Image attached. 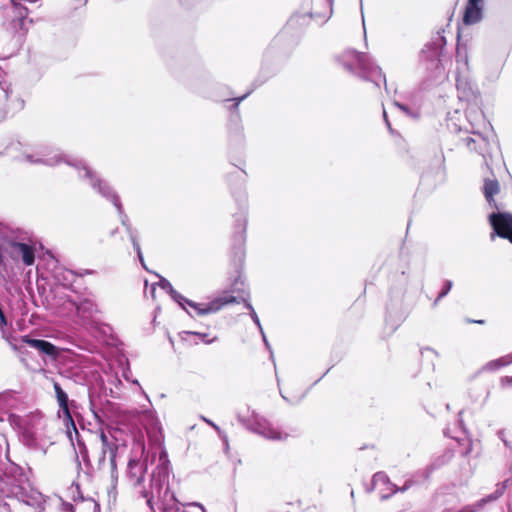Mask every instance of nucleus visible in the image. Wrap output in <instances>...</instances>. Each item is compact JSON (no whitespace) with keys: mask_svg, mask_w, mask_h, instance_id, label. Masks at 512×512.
Here are the masks:
<instances>
[{"mask_svg":"<svg viewBox=\"0 0 512 512\" xmlns=\"http://www.w3.org/2000/svg\"><path fill=\"white\" fill-rule=\"evenodd\" d=\"M21 341L23 343L29 345L30 347L35 348L39 352L51 357L54 360H56L59 357V355L62 351V349L58 348L57 346L53 345L52 343H50L48 341L40 340V339H33L27 335L23 336L21 338Z\"/></svg>","mask_w":512,"mask_h":512,"instance_id":"obj_9","label":"nucleus"},{"mask_svg":"<svg viewBox=\"0 0 512 512\" xmlns=\"http://www.w3.org/2000/svg\"><path fill=\"white\" fill-rule=\"evenodd\" d=\"M159 498L162 512H186L178 507L175 496L168 487H165L162 494L160 493Z\"/></svg>","mask_w":512,"mask_h":512,"instance_id":"obj_13","label":"nucleus"},{"mask_svg":"<svg viewBox=\"0 0 512 512\" xmlns=\"http://www.w3.org/2000/svg\"><path fill=\"white\" fill-rule=\"evenodd\" d=\"M509 512H512V510H511V509H509Z\"/></svg>","mask_w":512,"mask_h":512,"instance_id":"obj_51","label":"nucleus"},{"mask_svg":"<svg viewBox=\"0 0 512 512\" xmlns=\"http://www.w3.org/2000/svg\"><path fill=\"white\" fill-rule=\"evenodd\" d=\"M372 482L374 485H386L389 486L391 484L390 478L385 472L379 471L376 472L372 477Z\"/></svg>","mask_w":512,"mask_h":512,"instance_id":"obj_22","label":"nucleus"},{"mask_svg":"<svg viewBox=\"0 0 512 512\" xmlns=\"http://www.w3.org/2000/svg\"><path fill=\"white\" fill-rule=\"evenodd\" d=\"M257 325H258V331L260 332L262 338H263V342L265 343L267 349L270 351V357L273 358V352L271 350V346L266 338V335L262 329V326H261V323H260V320L258 319V322H257Z\"/></svg>","mask_w":512,"mask_h":512,"instance_id":"obj_26","label":"nucleus"},{"mask_svg":"<svg viewBox=\"0 0 512 512\" xmlns=\"http://www.w3.org/2000/svg\"><path fill=\"white\" fill-rule=\"evenodd\" d=\"M13 247L15 251L20 254L25 265L30 266L34 263L35 254L33 247L26 243H15Z\"/></svg>","mask_w":512,"mask_h":512,"instance_id":"obj_14","label":"nucleus"},{"mask_svg":"<svg viewBox=\"0 0 512 512\" xmlns=\"http://www.w3.org/2000/svg\"><path fill=\"white\" fill-rule=\"evenodd\" d=\"M230 301L231 300H229V302ZM180 302L181 303L179 304L182 306V308H185V305H183V302H185L195 311L197 315H206L217 312L224 304L228 303V300L224 302L222 300H215L207 304H197L183 297V299H180Z\"/></svg>","mask_w":512,"mask_h":512,"instance_id":"obj_11","label":"nucleus"},{"mask_svg":"<svg viewBox=\"0 0 512 512\" xmlns=\"http://www.w3.org/2000/svg\"><path fill=\"white\" fill-rule=\"evenodd\" d=\"M424 351L432 352V353H434L435 355H438V353H437L434 349H432V348H430V347H426L424 350H422V353H423Z\"/></svg>","mask_w":512,"mask_h":512,"instance_id":"obj_35","label":"nucleus"},{"mask_svg":"<svg viewBox=\"0 0 512 512\" xmlns=\"http://www.w3.org/2000/svg\"><path fill=\"white\" fill-rule=\"evenodd\" d=\"M155 290H156L155 285H152V286L150 287L149 291H146V293H149V294H150V296H151L153 299H155Z\"/></svg>","mask_w":512,"mask_h":512,"instance_id":"obj_32","label":"nucleus"},{"mask_svg":"<svg viewBox=\"0 0 512 512\" xmlns=\"http://www.w3.org/2000/svg\"><path fill=\"white\" fill-rule=\"evenodd\" d=\"M11 493L28 505H40L44 500L43 495L32 488L26 478L20 484L13 485Z\"/></svg>","mask_w":512,"mask_h":512,"instance_id":"obj_7","label":"nucleus"},{"mask_svg":"<svg viewBox=\"0 0 512 512\" xmlns=\"http://www.w3.org/2000/svg\"><path fill=\"white\" fill-rule=\"evenodd\" d=\"M466 322H468V323H476V324H480V325L485 323L484 320H472V319H469V318L466 319Z\"/></svg>","mask_w":512,"mask_h":512,"instance_id":"obj_33","label":"nucleus"},{"mask_svg":"<svg viewBox=\"0 0 512 512\" xmlns=\"http://www.w3.org/2000/svg\"><path fill=\"white\" fill-rule=\"evenodd\" d=\"M54 390L57 398V402L59 406H64L66 403H68V395L63 391L59 383L54 382Z\"/></svg>","mask_w":512,"mask_h":512,"instance_id":"obj_21","label":"nucleus"},{"mask_svg":"<svg viewBox=\"0 0 512 512\" xmlns=\"http://www.w3.org/2000/svg\"><path fill=\"white\" fill-rule=\"evenodd\" d=\"M59 407H60L59 416H61V413L63 414V421H64V424L67 429L68 437L70 438L71 441H73L72 431L75 433V435H78V431H77L75 422L71 416V413H70V410L68 407V403H66L64 406H59Z\"/></svg>","mask_w":512,"mask_h":512,"instance_id":"obj_16","label":"nucleus"},{"mask_svg":"<svg viewBox=\"0 0 512 512\" xmlns=\"http://www.w3.org/2000/svg\"><path fill=\"white\" fill-rule=\"evenodd\" d=\"M202 419H203V421H205L209 425H211V423H213L211 420H209V419H207L205 417H203Z\"/></svg>","mask_w":512,"mask_h":512,"instance_id":"obj_42","label":"nucleus"},{"mask_svg":"<svg viewBox=\"0 0 512 512\" xmlns=\"http://www.w3.org/2000/svg\"><path fill=\"white\" fill-rule=\"evenodd\" d=\"M160 460H164L165 462H167V455H166V452L165 451H162L161 454H160Z\"/></svg>","mask_w":512,"mask_h":512,"instance_id":"obj_34","label":"nucleus"},{"mask_svg":"<svg viewBox=\"0 0 512 512\" xmlns=\"http://www.w3.org/2000/svg\"><path fill=\"white\" fill-rule=\"evenodd\" d=\"M0 154L11 157L14 160L29 164H44L56 166L62 162L72 166L79 178L86 179L100 195L113 202L120 211L121 205L118 196L107 182L100 179L83 161L72 159L61 153L43 146H32L20 141L11 140L6 145L0 144Z\"/></svg>","mask_w":512,"mask_h":512,"instance_id":"obj_1","label":"nucleus"},{"mask_svg":"<svg viewBox=\"0 0 512 512\" xmlns=\"http://www.w3.org/2000/svg\"><path fill=\"white\" fill-rule=\"evenodd\" d=\"M446 38L441 32H437L425 45V48L422 50L423 54H426V57L431 60H439L445 46H446Z\"/></svg>","mask_w":512,"mask_h":512,"instance_id":"obj_10","label":"nucleus"},{"mask_svg":"<svg viewBox=\"0 0 512 512\" xmlns=\"http://www.w3.org/2000/svg\"><path fill=\"white\" fill-rule=\"evenodd\" d=\"M252 319L254 322H256V316L254 315V313H252Z\"/></svg>","mask_w":512,"mask_h":512,"instance_id":"obj_48","label":"nucleus"},{"mask_svg":"<svg viewBox=\"0 0 512 512\" xmlns=\"http://www.w3.org/2000/svg\"><path fill=\"white\" fill-rule=\"evenodd\" d=\"M509 356V359L511 360V364H512V352L508 354Z\"/></svg>","mask_w":512,"mask_h":512,"instance_id":"obj_49","label":"nucleus"},{"mask_svg":"<svg viewBox=\"0 0 512 512\" xmlns=\"http://www.w3.org/2000/svg\"><path fill=\"white\" fill-rule=\"evenodd\" d=\"M10 93V84L0 81V119L3 118L6 113V106Z\"/></svg>","mask_w":512,"mask_h":512,"instance_id":"obj_18","label":"nucleus"},{"mask_svg":"<svg viewBox=\"0 0 512 512\" xmlns=\"http://www.w3.org/2000/svg\"><path fill=\"white\" fill-rule=\"evenodd\" d=\"M327 1H328V3H329L330 5H332L334 0H327Z\"/></svg>","mask_w":512,"mask_h":512,"instance_id":"obj_50","label":"nucleus"},{"mask_svg":"<svg viewBox=\"0 0 512 512\" xmlns=\"http://www.w3.org/2000/svg\"><path fill=\"white\" fill-rule=\"evenodd\" d=\"M389 487L391 488V493H389V494H385V495H382V496H381V499H382V500H387V499H389L393 494H396V493H397V492H399V490H400V488H399L396 484H394V483H392V482H391V484H389Z\"/></svg>","mask_w":512,"mask_h":512,"instance_id":"obj_28","label":"nucleus"},{"mask_svg":"<svg viewBox=\"0 0 512 512\" xmlns=\"http://www.w3.org/2000/svg\"><path fill=\"white\" fill-rule=\"evenodd\" d=\"M128 231H129V236H130V240H131V243L133 245V248L136 251L137 256H138L142 266L144 268H146V265H145V262H144V258H143V254H142L141 247H140V244L138 242V239H137L136 235L130 230V228H128Z\"/></svg>","mask_w":512,"mask_h":512,"instance_id":"obj_20","label":"nucleus"},{"mask_svg":"<svg viewBox=\"0 0 512 512\" xmlns=\"http://www.w3.org/2000/svg\"><path fill=\"white\" fill-rule=\"evenodd\" d=\"M338 60L347 71L365 81L373 82L375 87L379 88V83L374 79V75L377 74L383 80L385 90L388 91L386 76L382 73L381 68L374 64L368 54L355 49H349Z\"/></svg>","mask_w":512,"mask_h":512,"instance_id":"obj_2","label":"nucleus"},{"mask_svg":"<svg viewBox=\"0 0 512 512\" xmlns=\"http://www.w3.org/2000/svg\"><path fill=\"white\" fill-rule=\"evenodd\" d=\"M453 287V282L451 280H445L442 286L441 291L439 292V298H444L448 295Z\"/></svg>","mask_w":512,"mask_h":512,"instance_id":"obj_24","label":"nucleus"},{"mask_svg":"<svg viewBox=\"0 0 512 512\" xmlns=\"http://www.w3.org/2000/svg\"><path fill=\"white\" fill-rule=\"evenodd\" d=\"M257 433H258V435H262L266 439L272 440V441H282L288 437L287 434H282L281 432H279L278 430H276L272 427L263 425L259 420H258Z\"/></svg>","mask_w":512,"mask_h":512,"instance_id":"obj_15","label":"nucleus"},{"mask_svg":"<svg viewBox=\"0 0 512 512\" xmlns=\"http://www.w3.org/2000/svg\"><path fill=\"white\" fill-rule=\"evenodd\" d=\"M383 117H384V120H385V121H387V120H388L387 113H386V111H385V110L383 111Z\"/></svg>","mask_w":512,"mask_h":512,"instance_id":"obj_45","label":"nucleus"},{"mask_svg":"<svg viewBox=\"0 0 512 512\" xmlns=\"http://www.w3.org/2000/svg\"><path fill=\"white\" fill-rule=\"evenodd\" d=\"M0 319H1L2 322H5V316H4V314H3L1 309H0Z\"/></svg>","mask_w":512,"mask_h":512,"instance_id":"obj_40","label":"nucleus"},{"mask_svg":"<svg viewBox=\"0 0 512 512\" xmlns=\"http://www.w3.org/2000/svg\"><path fill=\"white\" fill-rule=\"evenodd\" d=\"M376 486L377 485H374L373 482H372L370 488L367 491L368 492H372L376 488Z\"/></svg>","mask_w":512,"mask_h":512,"instance_id":"obj_39","label":"nucleus"},{"mask_svg":"<svg viewBox=\"0 0 512 512\" xmlns=\"http://www.w3.org/2000/svg\"><path fill=\"white\" fill-rule=\"evenodd\" d=\"M442 298H439V295L437 296V298L435 299L434 303H433V306H437L439 301L441 300Z\"/></svg>","mask_w":512,"mask_h":512,"instance_id":"obj_38","label":"nucleus"},{"mask_svg":"<svg viewBox=\"0 0 512 512\" xmlns=\"http://www.w3.org/2000/svg\"><path fill=\"white\" fill-rule=\"evenodd\" d=\"M483 18V0H468L463 13V23L467 26L480 22Z\"/></svg>","mask_w":512,"mask_h":512,"instance_id":"obj_8","label":"nucleus"},{"mask_svg":"<svg viewBox=\"0 0 512 512\" xmlns=\"http://www.w3.org/2000/svg\"><path fill=\"white\" fill-rule=\"evenodd\" d=\"M466 117L471 126L468 130L472 136L462 137L461 140L465 143L470 151H475L483 154L487 151L489 146V139L482 131L478 129V125L482 123L485 127L486 121L482 110L474 106H469L466 110Z\"/></svg>","mask_w":512,"mask_h":512,"instance_id":"obj_3","label":"nucleus"},{"mask_svg":"<svg viewBox=\"0 0 512 512\" xmlns=\"http://www.w3.org/2000/svg\"><path fill=\"white\" fill-rule=\"evenodd\" d=\"M147 504L150 506L151 510H153V511H154V506H153V504H152V499H151V498H148V499H147Z\"/></svg>","mask_w":512,"mask_h":512,"instance_id":"obj_36","label":"nucleus"},{"mask_svg":"<svg viewBox=\"0 0 512 512\" xmlns=\"http://www.w3.org/2000/svg\"><path fill=\"white\" fill-rule=\"evenodd\" d=\"M385 122H386V125H387L388 129L392 132V127H391V124H390L389 120H387Z\"/></svg>","mask_w":512,"mask_h":512,"instance_id":"obj_43","label":"nucleus"},{"mask_svg":"<svg viewBox=\"0 0 512 512\" xmlns=\"http://www.w3.org/2000/svg\"><path fill=\"white\" fill-rule=\"evenodd\" d=\"M138 466L139 462L136 460H130L128 463L129 473L131 474V476L136 478V483L140 484L143 480V472H140L139 475H137V473L133 471Z\"/></svg>","mask_w":512,"mask_h":512,"instance_id":"obj_23","label":"nucleus"},{"mask_svg":"<svg viewBox=\"0 0 512 512\" xmlns=\"http://www.w3.org/2000/svg\"><path fill=\"white\" fill-rule=\"evenodd\" d=\"M243 98H244V97L238 98V99H237V103H236V105H238V104H239V102H240Z\"/></svg>","mask_w":512,"mask_h":512,"instance_id":"obj_47","label":"nucleus"},{"mask_svg":"<svg viewBox=\"0 0 512 512\" xmlns=\"http://www.w3.org/2000/svg\"><path fill=\"white\" fill-rule=\"evenodd\" d=\"M329 371H330V368H329L327 371H325V373L322 375V377H321L320 379H318V380L316 381V383H317L318 381H320V380H321V379H322L326 374H328V372H329Z\"/></svg>","mask_w":512,"mask_h":512,"instance_id":"obj_44","label":"nucleus"},{"mask_svg":"<svg viewBox=\"0 0 512 512\" xmlns=\"http://www.w3.org/2000/svg\"><path fill=\"white\" fill-rule=\"evenodd\" d=\"M394 105L399 108L401 111H403L406 115L410 116V117H416V113H414L413 111L410 110V108L400 102H397L395 101L394 102Z\"/></svg>","mask_w":512,"mask_h":512,"instance_id":"obj_25","label":"nucleus"},{"mask_svg":"<svg viewBox=\"0 0 512 512\" xmlns=\"http://www.w3.org/2000/svg\"><path fill=\"white\" fill-rule=\"evenodd\" d=\"M211 426L217 431V432H220V428L215 424V423H211Z\"/></svg>","mask_w":512,"mask_h":512,"instance_id":"obj_41","label":"nucleus"},{"mask_svg":"<svg viewBox=\"0 0 512 512\" xmlns=\"http://www.w3.org/2000/svg\"><path fill=\"white\" fill-rule=\"evenodd\" d=\"M511 364V360L509 359L508 354L499 357L497 359L488 361L485 365L481 367V369L476 373V375L480 374L484 371L493 372L496 371L502 367H506Z\"/></svg>","mask_w":512,"mask_h":512,"instance_id":"obj_17","label":"nucleus"},{"mask_svg":"<svg viewBox=\"0 0 512 512\" xmlns=\"http://www.w3.org/2000/svg\"><path fill=\"white\" fill-rule=\"evenodd\" d=\"M158 285L166 290L172 297L175 301H177L178 303H181L180 302V299H183V296H181L180 294H178L172 287L171 283L166 280L165 278H162L160 277V280H159V283Z\"/></svg>","mask_w":512,"mask_h":512,"instance_id":"obj_19","label":"nucleus"},{"mask_svg":"<svg viewBox=\"0 0 512 512\" xmlns=\"http://www.w3.org/2000/svg\"><path fill=\"white\" fill-rule=\"evenodd\" d=\"M484 197L491 207L498 209L494 196L500 191V185L497 179H485L482 187Z\"/></svg>","mask_w":512,"mask_h":512,"instance_id":"obj_12","label":"nucleus"},{"mask_svg":"<svg viewBox=\"0 0 512 512\" xmlns=\"http://www.w3.org/2000/svg\"><path fill=\"white\" fill-rule=\"evenodd\" d=\"M512 386V376H503L500 378V387L506 389Z\"/></svg>","mask_w":512,"mask_h":512,"instance_id":"obj_27","label":"nucleus"},{"mask_svg":"<svg viewBox=\"0 0 512 512\" xmlns=\"http://www.w3.org/2000/svg\"><path fill=\"white\" fill-rule=\"evenodd\" d=\"M457 91L460 101H465L469 106L479 108L482 105L481 93L475 82L466 77L457 78Z\"/></svg>","mask_w":512,"mask_h":512,"instance_id":"obj_6","label":"nucleus"},{"mask_svg":"<svg viewBox=\"0 0 512 512\" xmlns=\"http://www.w3.org/2000/svg\"><path fill=\"white\" fill-rule=\"evenodd\" d=\"M98 438L101 442V456L99 458V463L104 465L106 456H108V467L110 471V487L108 489L109 495H115L116 486L118 482V473L116 466V453L117 446L109 441L106 434L101 431L98 435Z\"/></svg>","mask_w":512,"mask_h":512,"instance_id":"obj_4","label":"nucleus"},{"mask_svg":"<svg viewBox=\"0 0 512 512\" xmlns=\"http://www.w3.org/2000/svg\"><path fill=\"white\" fill-rule=\"evenodd\" d=\"M281 394V397L287 402L289 403L290 405H298L304 396H301V397H297V398H294V399H290L288 397H286L285 395L282 394V392H280Z\"/></svg>","mask_w":512,"mask_h":512,"instance_id":"obj_29","label":"nucleus"},{"mask_svg":"<svg viewBox=\"0 0 512 512\" xmlns=\"http://www.w3.org/2000/svg\"><path fill=\"white\" fill-rule=\"evenodd\" d=\"M409 488V485L405 484L402 488H400L399 492H405Z\"/></svg>","mask_w":512,"mask_h":512,"instance_id":"obj_37","label":"nucleus"},{"mask_svg":"<svg viewBox=\"0 0 512 512\" xmlns=\"http://www.w3.org/2000/svg\"><path fill=\"white\" fill-rule=\"evenodd\" d=\"M499 437H500V439L503 441V443L505 444V446H507V447H511L510 442H509V441L504 437V432H503V431H501V432L499 433Z\"/></svg>","mask_w":512,"mask_h":512,"instance_id":"obj_31","label":"nucleus"},{"mask_svg":"<svg viewBox=\"0 0 512 512\" xmlns=\"http://www.w3.org/2000/svg\"><path fill=\"white\" fill-rule=\"evenodd\" d=\"M193 505H194V506H197V507H199V508H201V509L203 510V507H202V505H201V504L195 503V504H193Z\"/></svg>","mask_w":512,"mask_h":512,"instance_id":"obj_46","label":"nucleus"},{"mask_svg":"<svg viewBox=\"0 0 512 512\" xmlns=\"http://www.w3.org/2000/svg\"><path fill=\"white\" fill-rule=\"evenodd\" d=\"M185 334H192V335H195V336H198L201 338L202 341L206 342V343H211L213 340H207L206 337L207 335L206 334H203V333H199V332H184Z\"/></svg>","mask_w":512,"mask_h":512,"instance_id":"obj_30","label":"nucleus"},{"mask_svg":"<svg viewBox=\"0 0 512 512\" xmlns=\"http://www.w3.org/2000/svg\"><path fill=\"white\" fill-rule=\"evenodd\" d=\"M488 221L492 227V240L499 237L512 243V213L498 210L488 215Z\"/></svg>","mask_w":512,"mask_h":512,"instance_id":"obj_5","label":"nucleus"}]
</instances>
